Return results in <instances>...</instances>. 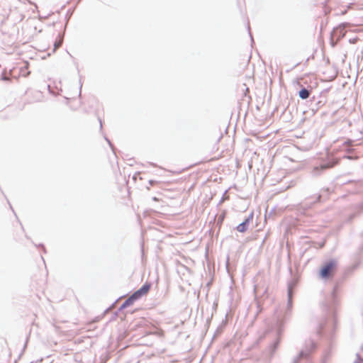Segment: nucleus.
Masks as SVG:
<instances>
[{
	"label": "nucleus",
	"instance_id": "nucleus-1",
	"mask_svg": "<svg viewBox=\"0 0 363 363\" xmlns=\"http://www.w3.org/2000/svg\"><path fill=\"white\" fill-rule=\"evenodd\" d=\"M336 265L335 260H330L327 262L320 270V276L324 279L328 278L335 269Z\"/></svg>",
	"mask_w": 363,
	"mask_h": 363
},
{
	"label": "nucleus",
	"instance_id": "nucleus-2",
	"mask_svg": "<svg viewBox=\"0 0 363 363\" xmlns=\"http://www.w3.org/2000/svg\"><path fill=\"white\" fill-rule=\"evenodd\" d=\"M333 165H334L333 164H330L329 163H325V164H321L319 165L314 166L312 168L311 173L313 177H318V176L322 174V172H323L327 169L333 167Z\"/></svg>",
	"mask_w": 363,
	"mask_h": 363
},
{
	"label": "nucleus",
	"instance_id": "nucleus-3",
	"mask_svg": "<svg viewBox=\"0 0 363 363\" xmlns=\"http://www.w3.org/2000/svg\"><path fill=\"white\" fill-rule=\"evenodd\" d=\"M252 218H253V213H251L250 215H249V216L247 218H245V220L243 222H242L240 224H239L238 225V227H237L238 231H239L240 233L245 232L247 230L249 223L250 220H252Z\"/></svg>",
	"mask_w": 363,
	"mask_h": 363
},
{
	"label": "nucleus",
	"instance_id": "nucleus-4",
	"mask_svg": "<svg viewBox=\"0 0 363 363\" xmlns=\"http://www.w3.org/2000/svg\"><path fill=\"white\" fill-rule=\"evenodd\" d=\"M347 26V24L342 23L340 26H338L337 28H335L333 30L334 35H339L340 38H342L345 36V28Z\"/></svg>",
	"mask_w": 363,
	"mask_h": 363
},
{
	"label": "nucleus",
	"instance_id": "nucleus-5",
	"mask_svg": "<svg viewBox=\"0 0 363 363\" xmlns=\"http://www.w3.org/2000/svg\"><path fill=\"white\" fill-rule=\"evenodd\" d=\"M292 308V289L291 286H289L288 288V302L286 306V313L290 312Z\"/></svg>",
	"mask_w": 363,
	"mask_h": 363
},
{
	"label": "nucleus",
	"instance_id": "nucleus-6",
	"mask_svg": "<svg viewBox=\"0 0 363 363\" xmlns=\"http://www.w3.org/2000/svg\"><path fill=\"white\" fill-rule=\"evenodd\" d=\"M298 96L302 99H306L310 96V91L306 88H303L301 90H300Z\"/></svg>",
	"mask_w": 363,
	"mask_h": 363
},
{
	"label": "nucleus",
	"instance_id": "nucleus-7",
	"mask_svg": "<svg viewBox=\"0 0 363 363\" xmlns=\"http://www.w3.org/2000/svg\"><path fill=\"white\" fill-rule=\"evenodd\" d=\"M135 301L132 298V296H130L129 298H128L125 301L124 303L121 305V308H127L131 305L133 304V303L135 302Z\"/></svg>",
	"mask_w": 363,
	"mask_h": 363
},
{
	"label": "nucleus",
	"instance_id": "nucleus-8",
	"mask_svg": "<svg viewBox=\"0 0 363 363\" xmlns=\"http://www.w3.org/2000/svg\"><path fill=\"white\" fill-rule=\"evenodd\" d=\"M308 354H309V351H308V350H302V351H301V352L299 354V356L294 359L293 363H298V359L300 358L306 357H307L308 355Z\"/></svg>",
	"mask_w": 363,
	"mask_h": 363
},
{
	"label": "nucleus",
	"instance_id": "nucleus-9",
	"mask_svg": "<svg viewBox=\"0 0 363 363\" xmlns=\"http://www.w3.org/2000/svg\"><path fill=\"white\" fill-rule=\"evenodd\" d=\"M150 290V285L149 284H144L140 289H139L138 291L142 294V295L146 294L148 291Z\"/></svg>",
	"mask_w": 363,
	"mask_h": 363
},
{
	"label": "nucleus",
	"instance_id": "nucleus-10",
	"mask_svg": "<svg viewBox=\"0 0 363 363\" xmlns=\"http://www.w3.org/2000/svg\"><path fill=\"white\" fill-rule=\"evenodd\" d=\"M132 298H133L135 301L139 299L140 298H141L143 296L142 294H140V292H139V291H135L132 295Z\"/></svg>",
	"mask_w": 363,
	"mask_h": 363
},
{
	"label": "nucleus",
	"instance_id": "nucleus-11",
	"mask_svg": "<svg viewBox=\"0 0 363 363\" xmlns=\"http://www.w3.org/2000/svg\"><path fill=\"white\" fill-rule=\"evenodd\" d=\"M62 43V39L59 40L58 41H56L54 44L55 50L59 48Z\"/></svg>",
	"mask_w": 363,
	"mask_h": 363
},
{
	"label": "nucleus",
	"instance_id": "nucleus-12",
	"mask_svg": "<svg viewBox=\"0 0 363 363\" xmlns=\"http://www.w3.org/2000/svg\"><path fill=\"white\" fill-rule=\"evenodd\" d=\"M279 343V340H277L274 343V345H273V346H272L273 352H274V351H275V350H276V349H277V347H278Z\"/></svg>",
	"mask_w": 363,
	"mask_h": 363
},
{
	"label": "nucleus",
	"instance_id": "nucleus-13",
	"mask_svg": "<svg viewBox=\"0 0 363 363\" xmlns=\"http://www.w3.org/2000/svg\"><path fill=\"white\" fill-rule=\"evenodd\" d=\"M254 290H255V293H257V290H258V289H257V286H255Z\"/></svg>",
	"mask_w": 363,
	"mask_h": 363
},
{
	"label": "nucleus",
	"instance_id": "nucleus-14",
	"mask_svg": "<svg viewBox=\"0 0 363 363\" xmlns=\"http://www.w3.org/2000/svg\"><path fill=\"white\" fill-rule=\"evenodd\" d=\"M106 140H107V141H108V143L111 145L110 140H108V139H106Z\"/></svg>",
	"mask_w": 363,
	"mask_h": 363
},
{
	"label": "nucleus",
	"instance_id": "nucleus-15",
	"mask_svg": "<svg viewBox=\"0 0 363 363\" xmlns=\"http://www.w3.org/2000/svg\"><path fill=\"white\" fill-rule=\"evenodd\" d=\"M354 363H363V362H355Z\"/></svg>",
	"mask_w": 363,
	"mask_h": 363
},
{
	"label": "nucleus",
	"instance_id": "nucleus-16",
	"mask_svg": "<svg viewBox=\"0 0 363 363\" xmlns=\"http://www.w3.org/2000/svg\"><path fill=\"white\" fill-rule=\"evenodd\" d=\"M311 345H312V347H313L314 346V343L311 342Z\"/></svg>",
	"mask_w": 363,
	"mask_h": 363
}]
</instances>
